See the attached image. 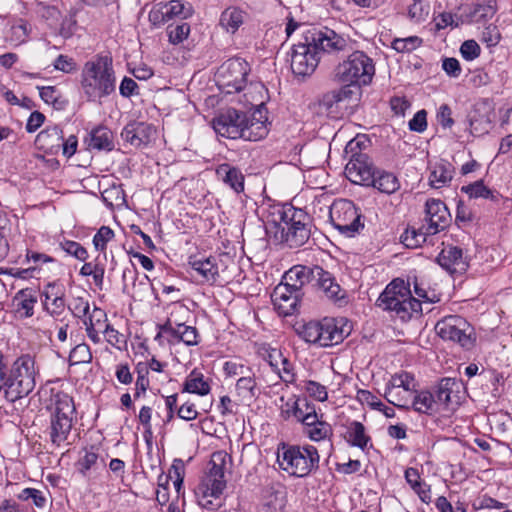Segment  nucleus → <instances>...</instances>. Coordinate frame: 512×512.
Masks as SVG:
<instances>
[{
	"instance_id": "f257e3e1",
	"label": "nucleus",
	"mask_w": 512,
	"mask_h": 512,
	"mask_svg": "<svg viewBox=\"0 0 512 512\" xmlns=\"http://www.w3.org/2000/svg\"><path fill=\"white\" fill-rule=\"evenodd\" d=\"M311 227L309 214L290 204L274 208L271 219L267 220V230L289 248L303 246L311 236Z\"/></svg>"
},
{
	"instance_id": "f03ea898",
	"label": "nucleus",
	"mask_w": 512,
	"mask_h": 512,
	"mask_svg": "<svg viewBox=\"0 0 512 512\" xmlns=\"http://www.w3.org/2000/svg\"><path fill=\"white\" fill-rule=\"evenodd\" d=\"M414 292L418 298L412 296L409 283H406L403 279H394L380 294L376 301V306L406 321L414 314H421V300L427 303H435L439 300L436 299L435 294H433V297H430L416 280L414 282Z\"/></svg>"
},
{
	"instance_id": "4be33fe9",
	"label": "nucleus",
	"mask_w": 512,
	"mask_h": 512,
	"mask_svg": "<svg viewBox=\"0 0 512 512\" xmlns=\"http://www.w3.org/2000/svg\"><path fill=\"white\" fill-rule=\"evenodd\" d=\"M230 459L227 453L215 452L211 458V468L206 478L201 484L214 487L216 493H223L226 487L225 475V463L226 459Z\"/></svg>"
},
{
	"instance_id": "1a4fd4ad",
	"label": "nucleus",
	"mask_w": 512,
	"mask_h": 512,
	"mask_svg": "<svg viewBox=\"0 0 512 512\" xmlns=\"http://www.w3.org/2000/svg\"><path fill=\"white\" fill-rule=\"evenodd\" d=\"M329 217L333 227L347 237H354L364 228L361 214L354 203L347 199L334 201Z\"/></svg>"
},
{
	"instance_id": "69168bd1",
	"label": "nucleus",
	"mask_w": 512,
	"mask_h": 512,
	"mask_svg": "<svg viewBox=\"0 0 512 512\" xmlns=\"http://www.w3.org/2000/svg\"><path fill=\"white\" fill-rule=\"evenodd\" d=\"M501 39V34L497 26L495 25H488L484 28L482 31V37L481 40L488 46V47H495Z\"/></svg>"
},
{
	"instance_id": "2f4dec72",
	"label": "nucleus",
	"mask_w": 512,
	"mask_h": 512,
	"mask_svg": "<svg viewBox=\"0 0 512 512\" xmlns=\"http://www.w3.org/2000/svg\"><path fill=\"white\" fill-rule=\"evenodd\" d=\"M210 390L209 379L205 378L202 372L194 369L186 377L181 392L205 396L210 393Z\"/></svg>"
},
{
	"instance_id": "473e14b6",
	"label": "nucleus",
	"mask_w": 512,
	"mask_h": 512,
	"mask_svg": "<svg viewBox=\"0 0 512 512\" xmlns=\"http://www.w3.org/2000/svg\"><path fill=\"white\" fill-rule=\"evenodd\" d=\"M89 136L88 146L90 149L98 151H112L114 149V135L109 128L98 126L91 130Z\"/></svg>"
},
{
	"instance_id": "de8ad7c7",
	"label": "nucleus",
	"mask_w": 512,
	"mask_h": 512,
	"mask_svg": "<svg viewBox=\"0 0 512 512\" xmlns=\"http://www.w3.org/2000/svg\"><path fill=\"white\" fill-rule=\"evenodd\" d=\"M92 361L90 347L86 343L76 345L69 354L70 365L86 364Z\"/></svg>"
},
{
	"instance_id": "393cba45",
	"label": "nucleus",
	"mask_w": 512,
	"mask_h": 512,
	"mask_svg": "<svg viewBox=\"0 0 512 512\" xmlns=\"http://www.w3.org/2000/svg\"><path fill=\"white\" fill-rule=\"evenodd\" d=\"M315 277L314 267L304 265H295L285 272L283 276V283L296 289L300 293L303 292V287L313 282Z\"/></svg>"
},
{
	"instance_id": "338daca9",
	"label": "nucleus",
	"mask_w": 512,
	"mask_h": 512,
	"mask_svg": "<svg viewBox=\"0 0 512 512\" xmlns=\"http://www.w3.org/2000/svg\"><path fill=\"white\" fill-rule=\"evenodd\" d=\"M429 13V6L423 0H413L409 6L408 14L411 19L416 21L423 20Z\"/></svg>"
},
{
	"instance_id": "49530a36",
	"label": "nucleus",
	"mask_w": 512,
	"mask_h": 512,
	"mask_svg": "<svg viewBox=\"0 0 512 512\" xmlns=\"http://www.w3.org/2000/svg\"><path fill=\"white\" fill-rule=\"evenodd\" d=\"M159 332L155 337V340H159L162 337H166L167 342L170 344H175L179 342V331H180V323H176L175 325L172 322L171 318H168L166 322L162 325L158 326Z\"/></svg>"
},
{
	"instance_id": "6ab92c4d",
	"label": "nucleus",
	"mask_w": 512,
	"mask_h": 512,
	"mask_svg": "<svg viewBox=\"0 0 512 512\" xmlns=\"http://www.w3.org/2000/svg\"><path fill=\"white\" fill-rule=\"evenodd\" d=\"M321 347H329L341 343L350 333V326L344 319L324 318L320 321Z\"/></svg>"
},
{
	"instance_id": "13d9d810",
	"label": "nucleus",
	"mask_w": 512,
	"mask_h": 512,
	"mask_svg": "<svg viewBox=\"0 0 512 512\" xmlns=\"http://www.w3.org/2000/svg\"><path fill=\"white\" fill-rule=\"evenodd\" d=\"M385 399L398 408H410V399L402 396L401 391L399 389H393L391 387L386 386L385 389Z\"/></svg>"
},
{
	"instance_id": "7ed1b4c3",
	"label": "nucleus",
	"mask_w": 512,
	"mask_h": 512,
	"mask_svg": "<svg viewBox=\"0 0 512 512\" xmlns=\"http://www.w3.org/2000/svg\"><path fill=\"white\" fill-rule=\"evenodd\" d=\"M80 86L90 102L101 103L116 90V76L112 57L96 55L87 61L81 71Z\"/></svg>"
},
{
	"instance_id": "6e6d98bb",
	"label": "nucleus",
	"mask_w": 512,
	"mask_h": 512,
	"mask_svg": "<svg viewBox=\"0 0 512 512\" xmlns=\"http://www.w3.org/2000/svg\"><path fill=\"white\" fill-rule=\"evenodd\" d=\"M93 449L94 447L90 450L85 449L84 455L77 462V469L83 476H86L87 472L97 464L98 454Z\"/></svg>"
},
{
	"instance_id": "5fc2aeb1",
	"label": "nucleus",
	"mask_w": 512,
	"mask_h": 512,
	"mask_svg": "<svg viewBox=\"0 0 512 512\" xmlns=\"http://www.w3.org/2000/svg\"><path fill=\"white\" fill-rule=\"evenodd\" d=\"M83 324L85 326L92 325L93 327H96L97 329H105V326H107L109 323H107V315L106 313L98 308L94 307L91 314H88L83 319Z\"/></svg>"
},
{
	"instance_id": "8fccbe9b",
	"label": "nucleus",
	"mask_w": 512,
	"mask_h": 512,
	"mask_svg": "<svg viewBox=\"0 0 512 512\" xmlns=\"http://www.w3.org/2000/svg\"><path fill=\"white\" fill-rule=\"evenodd\" d=\"M422 44V39L417 36H410L407 38H396L393 40L391 46L399 53H407L415 50Z\"/></svg>"
},
{
	"instance_id": "e433bc0d",
	"label": "nucleus",
	"mask_w": 512,
	"mask_h": 512,
	"mask_svg": "<svg viewBox=\"0 0 512 512\" xmlns=\"http://www.w3.org/2000/svg\"><path fill=\"white\" fill-rule=\"evenodd\" d=\"M376 172L373 179L374 181L370 183V186L386 194H392L400 188V182L392 172L378 169Z\"/></svg>"
},
{
	"instance_id": "4468645a",
	"label": "nucleus",
	"mask_w": 512,
	"mask_h": 512,
	"mask_svg": "<svg viewBox=\"0 0 512 512\" xmlns=\"http://www.w3.org/2000/svg\"><path fill=\"white\" fill-rule=\"evenodd\" d=\"M316 45L321 58L325 55L335 56L336 58H345L353 47L349 40L338 35L333 30L322 32L315 28L308 30V39Z\"/></svg>"
},
{
	"instance_id": "052dcab7",
	"label": "nucleus",
	"mask_w": 512,
	"mask_h": 512,
	"mask_svg": "<svg viewBox=\"0 0 512 512\" xmlns=\"http://www.w3.org/2000/svg\"><path fill=\"white\" fill-rule=\"evenodd\" d=\"M63 250L80 261L88 258L87 250L78 242L67 240L61 243Z\"/></svg>"
},
{
	"instance_id": "72a5a7b5",
	"label": "nucleus",
	"mask_w": 512,
	"mask_h": 512,
	"mask_svg": "<svg viewBox=\"0 0 512 512\" xmlns=\"http://www.w3.org/2000/svg\"><path fill=\"white\" fill-rule=\"evenodd\" d=\"M315 277L313 282L315 286L323 290L329 298H339L338 294L341 290L339 284L335 282L334 277L328 271L320 266H314Z\"/></svg>"
},
{
	"instance_id": "a19ab883",
	"label": "nucleus",
	"mask_w": 512,
	"mask_h": 512,
	"mask_svg": "<svg viewBox=\"0 0 512 512\" xmlns=\"http://www.w3.org/2000/svg\"><path fill=\"white\" fill-rule=\"evenodd\" d=\"M386 386L393 389L402 388L405 394L412 395L413 391L415 390V380L411 374L402 372L393 375Z\"/></svg>"
},
{
	"instance_id": "774afa93",
	"label": "nucleus",
	"mask_w": 512,
	"mask_h": 512,
	"mask_svg": "<svg viewBox=\"0 0 512 512\" xmlns=\"http://www.w3.org/2000/svg\"><path fill=\"white\" fill-rule=\"evenodd\" d=\"M65 300L63 296L56 295L52 298L51 303L44 302L45 310L53 317H60L65 311Z\"/></svg>"
},
{
	"instance_id": "37998d69",
	"label": "nucleus",
	"mask_w": 512,
	"mask_h": 512,
	"mask_svg": "<svg viewBox=\"0 0 512 512\" xmlns=\"http://www.w3.org/2000/svg\"><path fill=\"white\" fill-rule=\"evenodd\" d=\"M320 321H310L304 324L299 330V336L307 343L321 346Z\"/></svg>"
},
{
	"instance_id": "dca6fc26",
	"label": "nucleus",
	"mask_w": 512,
	"mask_h": 512,
	"mask_svg": "<svg viewBox=\"0 0 512 512\" xmlns=\"http://www.w3.org/2000/svg\"><path fill=\"white\" fill-rule=\"evenodd\" d=\"M285 283H279L271 294V300L279 315L291 316L298 311L304 293L295 291Z\"/></svg>"
},
{
	"instance_id": "79ce46f5",
	"label": "nucleus",
	"mask_w": 512,
	"mask_h": 512,
	"mask_svg": "<svg viewBox=\"0 0 512 512\" xmlns=\"http://www.w3.org/2000/svg\"><path fill=\"white\" fill-rule=\"evenodd\" d=\"M236 390L239 396L243 398H253L256 395L257 387L254 373H250L241 376L236 383Z\"/></svg>"
},
{
	"instance_id": "9d476101",
	"label": "nucleus",
	"mask_w": 512,
	"mask_h": 512,
	"mask_svg": "<svg viewBox=\"0 0 512 512\" xmlns=\"http://www.w3.org/2000/svg\"><path fill=\"white\" fill-rule=\"evenodd\" d=\"M251 71L249 63L239 57L225 61L218 69L217 83L222 92L232 94L246 88Z\"/></svg>"
},
{
	"instance_id": "ea45409f",
	"label": "nucleus",
	"mask_w": 512,
	"mask_h": 512,
	"mask_svg": "<svg viewBox=\"0 0 512 512\" xmlns=\"http://www.w3.org/2000/svg\"><path fill=\"white\" fill-rule=\"evenodd\" d=\"M190 31V25L184 20H174L172 23L168 24L166 28L168 41L172 45H178L186 40Z\"/></svg>"
},
{
	"instance_id": "412c9836",
	"label": "nucleus",
	"mask_w": 512,
	"mask_h": 512,
	"mask_svg": "<svg viewBox=\"0 0 512 512\" xmlns=\"http://www.w3.org/2000/svg\"><path fill=\"white\" fill-rule=\"evenodd\" d=\"M355 94L350 85H342L339 89L331 90L318 100V113L334 116L338 112L339 103L349 100Z\"/></svg>"
},
{
	"instance_id": "58836bf2",
	"label": "nucleus",
	"mask_w": 512,
	"mask_h": 512,
	"mask_svg": "<svg viewBox=\"0 0 512 512\" xmlns=\"http://www.w3.org/2000/svg\"><path fill=\"white\" fill-rule=\"evenodd\" d=\"M433 235L428 233L427 226L423 225L421 228L416 229L415 227H408L400 237L401 242L407 248H418L426 242L427 236Z\"/></svg>"
},
{
	"instance_id": "cd10ccee",
	"label": "nucleus",
	"mask_w": 512,
	"mask_h": 512,
	"mask_svg": "<svg viewBox=\"0 0 512 512\" xmlns=\"http://www.w3.org/2000/svg\"><path fill=\"white\" fill-rule=\"evenodd\" d=\"M454 176V167L447 161L436 163L430 171L429 184L432 188L439 189L449 185Z\"/></svg>"
},
{
	"instance_id": "bf43d9fd",
	"label": "nucleus",
	"mask_w": 512,
	"mask_h": 512,
	"mask_svg": "<svg viewBox=\"0 0 512 512\" xmlns=\"http://www.w3.org/2000/svg\"><path fill=\"white\" fill-rule=\"evenodd\" d=\"M179 342H183L187 346H195L199 343L198 331L195 327L187 326L180 323Z\"/></svg>"
},
{
	"instance_id": "4c0bfd02",
	"label": "nucleus",
	"mask_w": 512,
	"mask_h": 512,
	"mask_svg": "<svg viewBox=\"0 0 512 512\" xmlns=\"http://www.w3.org/2000/svg\"><path fill=\"white\" fill-rule=\"evenodd\" d=\"M497 11L496 0H477L469 13L473 22H483L491 19Z\"/></svg>"
},
{
	"instance_id": "2eb2a0df",
	"label": "nucleus",
	"mask_w": 512,
	"mask_h": 512,
	"mask_svg": "<svg viewBox=\"0 0 512 512\" xmlns=\"http://www.w3.org/2000/svg\"><path fill=\"white\" fill-rule=\"evenodd\" d=\"M247 123V113L228 108L213 120L215 132L225 138H242V130Z\"/></svg>"
},
{
	"instance_id": "603ef678",
	"label": "nucleus",
	"mask_w": 512,
	"mask_h": 512,
	"mask_svg": "<svg viewBox=\"0 0 512 512\" xmlns=\"http://www.w3.org/2000/svg\"><path fill=\"white\" fill-rule=\"evenodd\" d=\"M304 389L310 397L319 402H324L328 399L326 387L319 382L306 380L304 381Z\"/></svg>"
},
{
	"instance_id": "c9c22d12",
	"label": "nucleus",
	"mask_w": 512,
	"mask_h": 512,
	"mask_svg": "<svg viewBox=\"0 0 512 512\" xmlns=\"http://www.w3.org/2000/svg\"><path fill=\"white\" fill-rule=\"evenodd\" d=\"M163 7L167 22L170 20H186L194 14L191 4L183 3L180 0H171L169 2H160Z\"/></svg>"
},
{
	"instance_id": "9b49d317",
	"label": "nucleus",
	"mask_w": 512,
	"mask_h": 512,
	"mask_svg": "<svg viewBox=\"0 0 512 512\" xmlns=\"http://www.w3.org/2000/svg\"><path fill=\"white\" fill-rule=\"evenodd\" d=\"M256 92L260 94L259 101L252 97L251 103L255 110L250 118L247 115V123L242 130V139L246 141H259L268 134L267 122V108L264 101V95L268 91L262 83L250 84L249 93Z\"/></svg>"
},
{
	"instance_id": "a18cd8bd",
	"label": "nucleus",
	"mask_w": 512,
	"mask_h": 512,
	"mask_svg": "<svg viewBox=\"0 0 512 512\" xmlns=\"http://www.w3.org/2000/svg\"><path fill=\"white\" fill-rule=\"evenodd\" d=\"M18 310L24 311L25 317H31L34 313V304L37 302L36 296L29 290H20L16 296Z\"/></svg>"
},
{
	"instance_id": "0eeeda50",
	"label": "nucleus",
	"mask_w": 512,
	"mask_h": 512,
	"mask_svg": "<svg viewBox=\"0 0 512 512\" xmlns=\"http://www.w3.org/2000/svg\"><path fill=\"white\" fill-rule=\"evenodd\" d=\"M75 406L72 397L66 393L54 396V407L50 417V440L59 447L70 435Z\"/></svg>"
},
{
	"instance_id": "39448f33",
	"label": "nucleus",
	"mask_w": 512,
	"mask_h": 512,
	"mask_svg": "<svg viewBox=\"0 0 512 512\" xmlns=\"http://www.w3.org/2000/svg\"><path fill=\"white\" fill-rule=\"evenodd\" d=\"M319 460L318 450L312 445L301 447L282 443L277 452L280 468L295 477L308 476L318 468Z\"/></svg>"
},
{
	"instance_id": "c756f323",
	"label": "nucleus",
	"mask_w": 512,
	"mask_h": 512,
	"mask_svg": "<svg viewBox=\"0 0 512 512\" xmlns=\"http://www.w3.org/2000/svg\"><path fill=\"white\" fill-rule=\"evenodd\" d=\"M195 495L199 506L208 511H215L223 505L222 493H216L214 487L200 483L195 489Z\"/></svg>"
},
{
	"instance_id": "0e129e2a",
	"label": "nucleus",
	"mask_w": 512,
	"mask_h": 512,
	"mask_svg": "<svg viewBox=\"0 0 512 512\" xmlns=\"http://www.w3.org/2000/svg\"><path fill=\"white\" fill-rule=\"evenodd\" d=\"M481 49L475 40H466L460 47V53L465 60L472 61L480 55Z\"/></svg>"
},
{
	"instance_id": "5701e85b",
	"label": "nucleus",
	"mask_w": 512,
	"mask_h": 512,
	"mask_svg": "<svg viewBox=\"0 0 512 512\" xmlns=\"http://www.w3.org/2000/svg\"><path fill=\"white\" fill-rule=\"evenodd\" d=\"M436 260L450 274H462L468 268V262L463 256V250L456 246H448L442 249Z\"/></svg>"
},
{
	"instance_id": "c85d7f7f",
	"label": "nucleus",
	"mask_w": 512,
	"mask_h": 512,
	"mask_svg": "<svg viewBox=\"0 0 512 512\" xmlns=\"http://www.w3.org/2000/svg\"><path fill=\"white\" fill-rule=\"evenodd\" d=\"M189 265L196 271L206 282L215 283L219 276L218 265L215 257H208L204 259H197L196 257L189 258Z\"/></svg>"
},
{
	"instance_id": "7c9ffc66",
	"label": "nucleus",
	"mask_w": 512,
	"mask_h": 512,
	"mask_svg": "<svg viewBox=\"0 0 512 512\" xmlns=\"http://www.w3.org/2000/svg\"><path fill=\"white\" fill-rule=\"evenodd\" d=\"M413 398L410 400V407L415 411L427 415H433L439 412L435 396L432 391L421 390L413 391Z\"/></svg>"
},
{
	"instance_id": "423d86ee",
	"label": "nucleus",
	"mask_w": 512,
	"mask_h": 512,
	"mask_svg": "<svg viewBox=\"0 0 512 512\" xmlns=\"http://www.w3.org/2000/svg\"><path fill=\"white\" fill-rule=\"evenodd\" d=\"M35 387L34 359L26 354L18 357L5 374L4 393L9 402H15L27 396Z\"/></svg>"
},
{
	"instance_id": "864d4df0",
	"label": "nucleus",
	"mask_w": 512,
	"mask_h": 512,
	"mask_svg": "<svg viewBox=\"0 0 512 512\" xmlns=\"http://www.w3.org/2000/svg\"><path fill=\"white\" fill-rule=\"evenodd\" d=\"M261 355L275 373L280 371V362L284 356L280 349L264 347Z\"/></svg>"
},
{
	"instance_id": "a211bd4d",
	"label": "nucleus",
	"mask_w": 512,
	"mask_h": 512,
	"mask_svg": "<svg viewBox=\"0 0 512 512\" xmlns=\"http://www.w3.org/2000/svg\"><path fill=\"white\" fill-rule=\"evenodd\" d=\"M459 388L460 383L454 378H443L434 387L433 394L439 412L442 409H453L455 406L459 405Z\"/></svg>"
},
{
	"instance_id": "aec40b11",
	"label": "nucleus",
	"mask_w": 512,
	"mask_h": 512,
	"mask_svg": "<svg viewBox=\"0 0 512 512\" xmlns=\"http://www.w3.org/2000/svg\"><path fill=\"white\" fill-rule=\"evenodd\" d=\"M154 133L155 129L153 125L146 122L133 121L123 128L121 137L131 146L139 148L146 146Z\"/></svg>"
},
{
	"instance_id": "ddd939ff",
	"label": "nucleus",
	"mask_w": 512,
	"mask_h": 512,
	"mask_svg": "<svg viewBox=\"0 0 512 512\" xmlns=\"http://www.w3.org/2000/svg\"><path fill=\"white\" fill-rule=\"evenodd\" d=\"M321 55L316 45L308 40V30L303 32V41L294 44L291 51V69L296 76H310L317 68Z\"/></svg>"
},
{
	"instance_id": "20e7f679",
	"label": "nucleus",
	"mask_w": 512,
	"mask_h": 512,
	"mask_svg": "<svg viewBox=\"0 0 512 512\" xmlns=\"http://www.w3.org/2000/svg\"><path fill=\"white\" fill-rule=\"evenodd\" d=\"M375 74L373 60L362 51H351L334 69L333 78L350 89L368 85Z\"/></svg>"
},
{
	"instance_id": "e2e57ef3",
	"label": "nucleus",
	"mask_w": 512,
	"mask_h": 512,
	"mask_svg": "<svg viewBox=\"0 0 512 512\" xmlns=\"http://www.w3.org/2000/svg\"><path fill=\"white\" fill-rule=\"evenodd\" d=\"M280 365L282 366V368H280L279 372H276L279 378L287 384L294 383L296 379V374L294 372L293 364L289 361L287 357L283 356Z\"/></svg>"
},
{
	"instance_id": "c03bdc74",
	"label": "nucleus",
	"mask_w": 512,
	"mask_h": 512,
	"mask_svg": "<svg viewBox=\"0 0 512 512\" xmlns=\"http://www.w3.org/2000/svg\"><path fill=\"white\" fill-rule=\"evenodd\" d=\"M38 89L41 99L47 104H52L56 109H62L67 102L54 86H43Z\"/></svg>"
},
{
	"instance_id": "bb28decb",
	"label": "nucleus",
	"mask_w": 512,
	"mask_h": 512,
	"mask_svg": "<svg viewBox=\"0 0 512 512\" xmlns=\"http://www.w3.org/2000/svg\"><path fill=\"white\" fill-rule=\"evenodd\" d=\"M215 173L219 180L231 187L236 193L244 190V176L237 167L223 163L216 168Z\"/></svg>"
},
{
	"instance_id": "09e8293b",
	"label": "nucleus",
	"mask_w": 512,
	"mask_h": 512,
	"mask_svg": "<svg viewBox=\"0 0 512 512\" xmlns=\"http://www.w3.org/2000/svg\"><path fill=\"white\" fill-rule=\"evenodd\" d=\"M461 192L467 194L470 198L489 199L493 197L492 191L484 185L482 180L475 181L461 187Z\"/></svg>"
},
{
	"instance_id": "f8f14e48",
	"label": "nucleus",
	"mask_w": 512,
	"mask_h": 512,
	"mask_svg": "<svg viewBox=\"0 0 512 512\" xmlns=\"http://www.w3.org/2000/svg\"><path fill=\"white\" fill-rule=\"evenodd\" d=\"M435 330L443 340L456 342L466 350L472 349L475 345L474 328L461 316L449 315L444 317L437 322Z\"/></svg>"
},
{
	"instance_id": "3c124183",
	"label": "nucleus",
	"mask_w": 512,
	"mask_h": 512,
	"mask_svg": "<svg viewBox=\"0 0 512 512\" xmlns=\"http://www.w3.org/2000/svg\"><path fill=\"white\" fill-rule=\"evenodd\" d=\"M305 433L312 441H321L332 435V427L329 423L322 421L306 429Z\"/></svg>"
},
{
	"instance_id": "4d7b16f0",
	"label": "nucleus",
	"mask_w": 512,
	"mask_h": 512,
	"mask_svg": "<svg viewBox=\"0 0 512 512\" xmlns=\"http://www.w3.org/2000/svg\"><path fill=\"white\" fill-rule=\"evenodd\" d=\"M114 231L108 226H102L93 237V244L96 250L105 251L107 243L113 239Z\"/></svg>"
},
{
	"instance_id": "b1692460",
	"label": "nucleus",
	"mask_w": 512,
	"mask_h": 512,
	"mask_svg": "<svg viewBox=\"0 0 512 512\" xmlns=\"http://www.w3.org/2000/svg\"><path fill=\"white\" fill-rule=\"evenodd\" d=\"M63 131L59 125L47 126L35 139L39 150L46 154L57 155L61 150Z\"/></svg>"
},
{
	"instance_id": "6e6552de",
	"label": "nucleus",
	"mask_w": 512,
	"mask_h": 512,
	"mask_svg": "<svg viewBox=\"0 0 512 512\" xmlns=\"http://www.w3.org/2000/svg\"><path fill=\"white\" fill-rule=\"evenodd\" d=\"M359 139L351 140L346 146V153H351L349 162L345 166L346 177L355 184L370 186L373 183L377 169L366 153L356 151L360 149Z\"/></svg>"
},
{
	"instance_id": "680f3d73",
	"label": "nucleus",
	"mask_w": 512,
	"mask_h": 512,
	"mask_svg": "<svg viewBox=\"0 0 512 512\" xmlns=\"http://www.w3.org/2000/svg\"><path fill=\"white\" fill-rule=\"evenodd\" d=\"M68 308L75 317L84 319L89 314L90 305L83 297H75Z\"/></svg>"
},
{
	"instance_id": "f3484780",
	"label": "nucleus",
	"mask_w": 512,
	"mask_h": 512,
	"mask_svg": "<svg viewBox=\"0 0 512 512\" xmlns=\"http://www.w3.org/2000/svg\"><path fill=\"white\" fill-rule=\"evenodd\" d=\"M425 212L428 233L436 234L449 226L451 214L441 200L428 199L425 204Z\"/></svg>"
},
{
	"instance_id": "a878e982",
	"label": "nucleus",
	"mask_w": 512,
	"mask_h": 512,
	"mask_svg": "<svg viewBox=\"0 0 512 512\" xmlns=\"http://www.w3.org/2000/svg\"><path fill=\"white\" fill-rule=\"evenodd\" d=\"M250 19L249 13L238 6H229L220 15L219 25L230 34H235L239 28Z\"/></svg>"
},
{
	"instance_id": "f704fd0d",
	"label": "nucleus",
	"mask_w": 512,
	"mask_h": 512,
	"mask_svg": "<svg viewBox=\"0 0 512 512\" xmlns=\"http://www.w3.org/2000/svg\"><path fill=\"white\" fill-rule=\"evenodd\" d=\"M347 442L353 446L365 450L372 447L371 437L366 433L365 426L359 421H352L347 426Z\"/></svg>"
}]
</instances>
